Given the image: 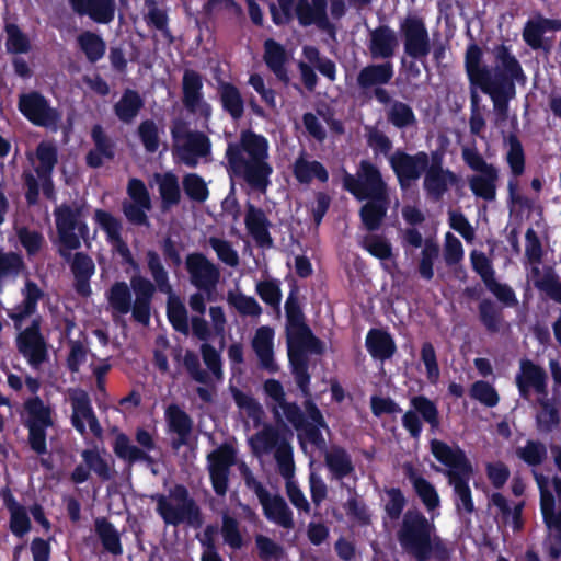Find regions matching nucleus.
Returning <instances> with one entry per match:
<instances>
[{
  "mask_svg": "<svg viewBox=\"0 0 561 561\" xmlns=\"http://www.w3.org/2000/svg\"><path fill=\"white\" fill-rule=\"evenodd\" d=\"M234 174L242 176L252 187L265 190L272 167L268 164V141L259 134L243 130L237 144H229L226 151Z\"/></svg>",
  "mask_w": 561,
  "mask_h": 561,
  "instance_id": "f257e3e1",
  "label": "nucleus"
},
{
  "mask_svg": "<svg viewBox=\"0 0 561 561\" xmlns=\"http://www.w3.org/2000/svg\"><path fill=\"white\" fill-rule=\"evenodd\" d=\"M431 451L438 461L449 468L446 473L457 497V510L471 514L474 511L469 488L472 468L465 453L458 446H449L437 439L431 442Z\"/></svg>",
  "mask_w": 561,
  "mask_h": 561,
  "instance_id": "f03ea898",
  "label": "nucleus"
},
{
  "mask_svg": "<svg viewBox=\"0 0 561 561\" xmlns=\"http://www.w3.org/2000/svg\"><path fill=\"white\" fill-rule=\"evenodd\" d=\"M397 538L401 548L417 561H426L439 542L435 525L416 510L404 513Z\"/></svg>",
  "mask_w": 561,
  "mask_h": 561,
  "instance_id": "7ed1b4c3",
  "label": "nucleus"
},
{
  "mask_svg": "<svg viewBox=\"0 0 561 561\" xmlns=\"http://www.w3.org/2000/svg\"><path fill=\"white\" fill-rule=\"evenodd\" d=\"M150 499L156 503V512L165 525L176 527L186 524L199 528L204 523L199 506L181 484L170 489L168 494L157 493Z\"/></svg>",
  "mask_w": 561,
  "mask_h": 561,
  "instance_id": "20e7f679",
  "label": "nucleus"
},
{
  "mask_svg": "<svg viewBox=\"0 0 561 561\" xmlns=\"http://www.w3.org/2000/svg\"><path fill=\"white\" fill-rule=\"evenodd\" d=\"M173 154L182 163L194 168L201 159L210 154V139L202 131L191 130L185 123L178 121L171 128Z\"/></svg>",
  "mask_w": 561,
  "mask_h": 561,
  "instance_id": "39448f33",
  "label": "nucleus"
},
{
  "mask_svg": "<svg viewBox=\"0 0 561 561\" xmlns=\"http://www.w3.org/2000/svg\"><path fill=\"white\" fill-rule=\"evenodd\" d=\"M239 471L247 488L257 496L265 517L283 528L291 529L294 527L293 513L285 500L279 495L270 494L245 462L239 463Z\"/></svg>",
  "mask_w": 561,
  "mask_h": 561,
  "instance_id": "423d86ee",
  "label": "nucleus"
},
{
  "mask_svg": "<svg viewBox=\"0 0 561 561\" xmlns=\"http://www.w3.org/2000/svg\"><path fill=\"white\" fill-rule=\"evenodd\" d=\"M56 228L60 243L59 254L69 260L71 251L80 248L81 239L88 232L87 225L81 221V208L61 205L55 209Z\"/></svg>",
  "mask_w": 561,
  "mask_h": 561,
  "instance_id": "0eeeda50",
  "label": "nucleus"
},
{
  "mask_svg": "<svg viewBox=\"0 0 561 561\" xmlns=\"http://www.w3.org/2000/svg\"><path fill=\"white\" fill-rule=\"evenodd\" d=\"M343 186L359 201L376 197L382 199L388 196L387 184L380 172L367 161H362L356 176L344 174Z\"/></svg>",
  "mask_w": 561,
  "mask_h": 561,
  "instance_id": "6e6552de",
  "label": "nucleus"
},
{
  "mask_svg": "<svg viewBox=\"0 0 561 561\" xmlns=\"http://www.w3.org/2000/svg\"><path fill=\"white\" fill-rule=\"evenodd\" d=\"M540 490V508L545 523L550 531V554L554 559H561V512L554 511V496L550 491V480L542 474H535Z\"/></svg>",
  "mask_w": 561,
  "mask_h": 561,
  "instance_id": "1a4fd4ad",
  "label": "nucleus"
},
{
  "mask_svg": "<svg viewBox=\"0 0 561 561\" xmlns=\"http://www.w3.org/2000/svg\"><path fill=\"white\" fill-rule=\"evenodd\" d=\"M237 449L222 444L207 455V469L215 493L226 495L229 486L230 468L236 463Z\"/></svg>",
  "mask_w": 561,
  "mask_h": 561,
  "instance_id": "9d476101",
  "label": "nucleus"
},
{
  "mask_svg": "<svg viewBox=\"0 0 561 561\" xmlns=\"http://www.w3.org/2000/svg\"><path fill=\"white\" fill-rule=\"evenodd\" d=\"M190 283L198 290L210 295L220 279V268L202 253H191L185 259Z\"/></svg>",
  "mask_w": 561,
  "mask_h": 561,
  "instance_id": "9b49d317",
  "label": "nucleus"
},
{
  "mask_svg": "<svg viewBox=\"0 0 561 561\" xmlns=\"http://www.w3.org/2000/svg\"><path fill=\"white\" fill-rule=\"evenodd\" d=\"M431 162V157L420 151L415 154H409L403 151H396L390 157V165L397 175L401 188H409L426 171Z\"/></svg>",
  "mask_w": 561,
  "mask_h": 561,
  "instance_id": "f8f14e48",
  "label": "nucleus"
},
{
  "mask_svg": "<svg viewBox=\"0 0 561 561\" xmlns=\"http://www.w3.org/2000/svg\"><path fill=\"white\" fill-rule=\"evenodd\" d=\"M458 182V175L451 170L444 168L442 156L433 152L423 179V190L426 196L432 201L438 202Z\"/></svg>",
  "mask_w": 561,
  "mask_h": 561,
  "instance_id": "ddd939ff",
  "label": "nucleus"
},
{
  "mask_svg": "<svg viewBox=\"0 0 561 561\" xmlns=\"http://www.w3.org/2000/svg\"><path fill=\"white\" fill-rule=\"evenodd\" d=\"M411 409L402 416V425L414 438L420 437L422 432V419L430 424L433 430L439 426V415L436 404L424 396H415L410 400Z\"/></svg>",
  "mask_w": 561,
  "mask_h": 561,
  "instance_id": "4468645a",
  "label": "nucleus"
},
{
  "mask_svg": "<svg viewBox=\"0 0 561 561\" xmlns=\"http://www.w3.org/2000/svg\"><path fill=\"white\" fill-rule=\"evenodd\" d=\"M404 51L414 59H423L431 53V39L422 19L408 16L400 25Z\"/></svg>",
  "mask_w": 561,
  "mask_h": 561,
  "instance_id": "2eb2a0df",
  "label": "nucleus"
},
{
  "mask_svg": "<svg viewBox=\"0 0 561 561\" xmlns=\"http://www.w3.org/2000/svg\"><path fill=\"white\" fill-rule=\"evenodd\" d=\"M182 103L184 107L205 121L211 116V106L204 99L203 94V78L202 76L191 69H186L182 79Z\"/></svg>",
  "mask_w": 561,
  "mask_h": 561,
  "instance_id": "dca6fc26",
  "label": "nucleus"
},
{
  "mask_svg": "<svg viewBox=\"0 0 561 561\" xmlns=\"http://www.w3.org/2000/svg\"><path fill=\"white\" fill-rule=\"evenodd\" d=\"M72 407L71 422L75 428L84 434L87 425L98 437L102 435V427L92 410L88 393L81 389H70L68 392Z\"/></svg>",
  "mask_w": 561,
  "mask_h": 561,
  "instance_id": "f3484780",
  "label": "nucleus"
},
{
  "mask_svg": "<svg viewBox=\"0 0 561 561\" xmlns=\"http://www.w3.org/2000/svg\"><path fill=\"white\" fill-rule=\"evenodd\" d=\"M495 65L490 71L488 84H514V80L524 78L522 67L507 47L501 45L494 48Z\"/></svg>",
  "mask_w": 561,
  "mask_h": 561,
  "instance_id": "a211bd4d",
  "label": "nucleus"
},
{
  "mask_svg": "<svg viewBox=\"0 0 561 561\" xmlns=\"http://www.w3.org/2000/svg\"><path fill=\"white\" fill-rule=\"evenodd\" d=\"M28 160L34 167V171L41 179L43 193L48 197H53L51 171L57 163V149L50 142H41L37 146L35 156L27 153Z\"/></svg>",
  "mask_w": 561,
  "mask_h": 561,
  "instance_id": "6ab92c4d",
  "label": "nucleus"
},
{
  "mask_svg": "<svg viewBox=\"0 0 561 561\" xmlns=\"http://www.w3.org/2000/svg\"><path fill=\"white\" fill-rule=\"evenodd\" d=\"M19 107L21 112L34 124L41 126H53L59 115L51 108L47 101L38 93H30L20 98Z\"/></svg>",
  "mask_w": 561,
  "mask_h": 561,
  "instance_id": "aec40b11",
  "label": "nucleus"
},
{
  "mask_svg": "<svg viewBox=\"0 0 561 561\" xmlns=\"http://www.w3.org/2000/svg\"><path fill=\"white\" fill-rule=\"evenodd\" d=\"M18 348L34 368H37L47 359L46 343L38 332L37 321H34L30 328L20 333Z\"/></svg>",
  "mask_w": 561,
  "mask_h": 561,
  "instance_id": "412c9836",
  "label": "nucleus"
},
{
  "mask_svg": "<svg viewBox=\"0 0 561 561\" xmlns=\"http://www.w3.org/2000/svg\"><path fill=\"white\" fill-rule=\"evenodd\" d=\"M251 347L259 359L261 368L270 373L278 370L274 358V330L272 328L263 325L256 329L251 340Z\"/></svg>",
  "mask_w": 561,
  "mask_h": 561,
  "instance_id": "4be33fe9",
  "label": "nucleus"
},
{
  "mask_svg": "<svg viewBox=\"0 0 561 561\" xmlns=\"http://www.w3.org/2000/svg\"><path fill=\"white\" fill-rule=\"evenodd\" d=\"M130 287L135 294L133 317L136 321L147 324L150 318V302L154 293V285L144 276L134 275Z\"/></svg>",
  "mask_w": 561,
  "mask_h": 561,
  "instance_id": "5701e85b",
  "label": "nucleus"
},
{
  "mask_svg": "<svg viewBox=\"0 0 561 561\" xmlns=\"http://www.w3.org/2000/svg\"><path fill=\"white\" fill-rule=\"evenodd\" d=\"M399 46L396 32L382 25L369 33L368 50L373 59H390Z\"/></svg>",
  "mask_w": 561,
  "mask_h": 561,
  "instance_id": "b1692460",
  "label": "nucleus"
},
{
  "mask_svg": "<svg viewBox=\"0 0 561 561\" xmlns=\"http://www.w3.org/2000/svg\"><path fill=\"white\" fill-rule=\"evenodd\" d=\"M546 378V373L542 368L529 360H523L520 363V373L516 376V383L520 394L526 399L529 397L530 388H534L540 397H547Z\"/></svg>",
  "mask_w": 561,
  "mask_h": 561,
  "instance_id": "393cba45",
  "label": "nucleus"
},
{
  "mask_svg": "<svg viewBox=\"0 0 561 561\" xmlns=\"http://www.w3.org/2000/svg\"><path fill=\"white\" fill-rule=\"evenodd\" d=\"M79 15H88L98 23H108L115 13V0H68Z\"/></svg>",
  "mask_w": 561,
  "mask_h": 561,
  "instance_id": "a878e982",
  "label": "nucleus"
},
{
  "mask_svg": "<svg viewBox=\"0 0 561 561\" xmlns=\"http://www.w3.org/2000/svg\"><path fill=\"white\" fill-rule=\"evenodd\" d=\"M392 77L393 66L387 61L365 66L358 72L356 81L363 91H368L388 84Z\"/></svg>",
  "mask_w": 561,
  "mask_h": 561,
  "instance_id": "bb28decb",
  "label": "nucleus"
},
{
  "mask_svg": "<svg viewBox=\"0 0 561 561\" xmlns=\"http://www.w3.org/2000/svg\"><path fill=\"white\" fill-rule=\"evenodd\" d=\"M325 8L327 2L319 0H298L294 11L301 25L316 24L319 27H325L328 24Z\"/></svg>",
  "mask_w": 561,
  "mask_h": 561,
  "instance_id": "cd10ccee",
  "label": "nucleus"
},
{
  "mask_svg": "<svg viewBox=\"0 0 561 561\" xmlns=\"http://www.w3.org/2000/svg\"><path fill=\"white\" fill-rule=\"evenodd\" d=\"M481 90L489 94L493 101V107L496 115L495 126H502L508 117L507 101L515 95V84L490 85L486 84Z\"/></svg>",
  "mask_w": 561,
  "mask_h": 561,
  "instance_id": "c85d7f7f",
  "label": "nucleus"
},
{
  "mask_svg": "<svg viewBox=\"0 0 561 561\" xmlns=\"http://www.w3.org/2000/svg\"><path fill=\"white\" fill-rule=\"evenodd\" d=\"M287 442L288 440L280 436L276 428L270 425L264 426L261 431L249 438L252 451L257 457L268 455L272 451L275 453L282 444Z\"/></svg>",
  "mask_w": 561,
  "mask_h": 561,
  "instance_id": "c756f323",
  "label": "nucleus"
},
{
  "mask_svg": "<svg viewBox=\"0 0 561 561\" xmlns=\"http://www.w3.org/2000/svg\"><path fill=\"white\" fill-rule=\"evenodd\" d=\"M91 136L95 148L87 154V162L92 168H99L104 160L114 158V144L100 125L92 128Z\"/></svg>",
  "mask_w": 561,
  "mask_h": 561,
  "instance_id": "7c9ffc66",
  "label": "nucleus"
},
{
  "mask_svg": "<svg viewBox=\"0 0 561 561\" xmlns=\"http://www.w3.org/2000/svg\"><path fill=\"white\" fill-rule=\"evenodd\" d=\"M499 172L496 168L486 169L468 180L469 188L479 198L492 202L496 197Z\"/></svg>",
  "mask_w": 561,
  "mask_h": 561,
  "instance_id": "2f4dec72",
  "label": "nucleus"
},
{
  "mask_svg": "<svg viewBox=\"0 0 561 561\" xmlns=\"http://www.w3.org/2000/svg\"><path fill=\"white\" fill-rule=\"evenodd\" d=\"M482 50L477 45H470L466 51V70L471 84L480 88L488 84L490 70L481 65Z\"/></svg>",
  "mask_w": 561,
  "mask_h": 561,
  "instance_id": "473e14b6",
  "label": "nucleus"
},
{
  "mask_svg": "<svg viewBox=\"0 0 561 561\" xmlns=\"http://www.w3.org/2000/svg\"><path fill=\"white\" fill-rule=\"evenodd\" d=\"M368 199L369 201L362 207L359 215L366 229L374 231L379 229L386 217L389 198L388 196H383L382 199L378 197Z\"/></svg>",
  "mask_w": 561,
  "mask_h": 561,
  "instance_id": "72a5a7b5",
  "label": "nucleus"
},
{
  "mask_svg": "<svg viewBox=\"0 0 561 561\" xmlns=\"http://www.w3.org/2000/svg\"><path fill=\"white\" fill-rule=\"evenodd\" d=\"M245 226L255 241L261 245H271L272 240L267 231V218L263 210L252 205L248 206L245 214Z\"/></svg>",
  "mask_w": 561,
  "mask_h": 561,
  "instance_id": "f704fd0d",
  "label": "nucleus"
},
{
  "mask_svg": "<svg viewBox=\"0 0 561 561\" xmlns=\"http://www.w3.org/2000/svg\"><path fill=\"white\" fill-rule=\"evenodd\" d=\"M113 449L119 459L128 462L129 465L137 461H144L148 463L153 462L150 455H147L146 450H142L139 448V446L135 445L125 434H118L115 437Z\"/></svg>",
  "mask_w": 561,
  "mask_h": 561,
  "instance_id": "c9c22d12",
  "label": "nucleus"
},
{
  "mask_svg": "<svg viewBox=\"0 0 561 561\" xmlns=\"http://www.w3.org/2000/svg\"><path fill=\"white\" fill-rule=\"evenodd\" d=\"M218 94L224 110L233 119L241 118L244 112V102L240 91L231 83L221 82L218 87Z\"/></svg>",
  "mask_w": 561,
  "mask_h": 561,
  "instance_id": "e433bc0d",
  "label": "nucleus"
},
{
  "mask_svg": "<svg viewBox=\"0 0 561 561\" xmlns=\"http://www.w3.org/2000/svg\"><path fill=\"white\" fill-rule=\"evenodd\" d=\"M264 46V60L266 65L279 80L288 82V76L285 69L287 56L284 47L273 39H267Z\"/></svg>",
  "mask_w": 561,
  "mask_h": 561,
  "instance_id": "4c0bfd02",
  "label": "nucleus"
},
{
  "mask_svg": "<svg viewBox=\"0 0 561 561\" xmlns=\"http://www.w3.org/2000/svg\"><path fill=\"white\" fill-rule=\"evenodd\" d=\"M491 504L495 507L496 512L494 513L496 518H501V522L505 525L510 524L514 529H519L520 527V514H522V503L514 504L512 506L507 500L500 493H494L491 496Z\"/></svg>",
  "mask_w": 561,
  "mask_h": 561,
  "instance_id": "58836bf2",
  "label": "nucleus"
},
{
  "mask_svg": "<svg viewBox=\"0 0 561 561\" xmlns=\"http://www.w3.org/2000/svg\"><path fill=\"white\" fill-rule=\"evenodd\" d=\"M366 346L375 358L387 359L396 351V344L392 337L380 330H371L366 337Z\"/></svg>",
  "mask_w": 561,
  "mask_h": 561,
  "instance_id": "ea45409f",
  "label": "nucleus"
},
{
  "mask_svg": "<svg viewBox=\"0 0 561 561\" xmlns=\"http://www.w3.org/2000/svg\"><path fill=\"white\" fill-rule=\"evenodd\" d=\"M324 461L335 479H343L354 471V466L350 455L342 448H331L325 453Z\"/></svg>",
  "mask_w": 561,
  "mask_h": 561,
  "instance_id": "a19ab883",
  "label": "nucleus"
},
{
  "mask_svg": "<svg viewBox=\"0 0 561 561\" xmlns=\"http://www.w3.org/2000/svg\"><path fill=\"white\" fill-rule=\"evenodd\" d=\"M107 300L114 314H127L133 312L131 293L125 282H117L112 285L107 293Z\"/></svg>",
  "mask_w": 561,
  "mask_h": 561,
  "instance_id": "79ce46f5",
  "label": "nucleus"
},
{
  "mask_svg": "<svg viewBox=\"0 0 561 561\" xmlns=\"http://www.w3.org/2000/svg\"><path fill=\"white\" fill-rule=\"evenodd\" d=\"M23 304L16 306L10 312V317L15 321V325L18 328L21 325L23 319L35 312L36 304L38 299L42 297V291L34 283L27 282L23 290Z\"/></svg>",
  "mask_w": 561,
  "mask_h": 561,
  "instance_id": "37998d69",
  "label": "nucleus"
},
{
  "mask_svg": "<svg viewBox=\"0 0 561 561\" xmlns=\"http://www.w3.org/2000/svg\"><path fill=\"white\" fill-rule=\"evenodd\" d=\"M24 409L27 414L26 426H53L51 409L38 397L25 401Z\"/></svg>",
  "mask_w": 561,
  "mask_h": 561,
  "instance_id": "c03bdc74",
  "label": "nucleus"
},
{
  "mask_svg": "<svg viewBox=\"0 0 561 561\" xmlns=\"http://www.w3.org/2000/svg\"><path fill=\"white\" fill-rule=\"evenodd\" d=\"M294 173L297 180L301 183H308L313 178L322 182L328 180V172L323 165L314 160H309L305 154H301L294 164Z\"/></svg>",
  "mask_w": 561,
  "mask_h": 561,
  "instance_id": "a18cd8bd",
  "label": "nucleus"
},
{
  "mask_svg": "<svg viewBox=\"0 0 561 561\" xmlns=\"http://www.w3.org/2000/svg\"><path fill=\"white\" fill-rule=\"evenodd\" d=\"M142 107L138 93L127 90L114 105L116 116L124 123H130Z\"/></svg>",
  "mask_w": 561,
  "mask_h": 561,
  "instance_id": "49530a36",
  "label": "nucleus"
},
{
  "mask_svg": "<svg viewBox=\"0 0 561 561\" xmlns=\"http://www.w3.org/2000/svg\"><path fill=\"white\" fill-rule=\"evenodd\" d=\"M168 295L167 311L168 317L174 329L181 333H188V319L187 311L183 302L178 296L174 295L173 290Z\"/></svg>",
  "mask_w": 561,
  "mask_h": 561,
  "instance_id": "de8ad7c7",
  "label": "nucleus"
},
{
  "mask_svg": "<svg viewBox=\"0 0 561 561\" xmlns=\"http://www.w3.org/2000/svg\"><path fill=\"white\" fill-rule=\"evenodd\" d=\"M540 411L536 415L537 427L540 432H551L559 424V414L553 402L547 397H539Z\"/></svg>",
  "mask_w": 561,
  "mask_h": 561,
  "instance_id": "09e8293b",
  "label": "nucleus"
},
{
  "mask_svg": "<svg viewBox=\"0 0 561 561\" xmlns=\"http://www.w3.org/2000/svg\"><path fill=\"white\" fill-rule=\"evenodd\" d=\"M387 119L398 128H405L415 123L413 110L407 103L393 101L386 107Z\"/></svg>",
  "mask_w": 561,
  "mask_h": 561,
  "instance_id": "8fccbe9b",
  "label": "nucleus"
},
{
  "mask_svg": "<svg viewBox=\"0 0 561 561\" xmlns=\"http://www.w3.org/2000/svg\"><path fill=\"white\" fill-rule=\"evenodd\" d=\"M146 257L148 270L156 283L157 288L161 293L171 294L172 286L169 282V275L158 253H156L154 251H148Z\"/></svg>",
  "mask_w": 561,
  "mask_h": 561,
  "instance_id": "3c124183",
  "label": "nucleus"
},
{
  "mask_svg": "<svg viewBox=\"0 0 561 561\" xmlns=\"http://www.w3.org/2000/svg\"><path fill=\"white\" fill-rule=\"evenodd\" d=\"M209 247L215 251L218 260L225 265L236 268L240 264L238 251L232 243L219 237H210L208 239Z\"/></svg>",
  "mask_w": 561,
  "mask_h": 561,
  "instance_id": "603ef678",
  "label": "nucleus"
},
{
  "mask_svg": "<svg viewBox=\"0 0 561 561\" xmlns=\"http://www.w3.org/2000/svg\"><path fill=\"white\" fill-rule=\"evenodd\" d=\"M156 181L159 185V192L165 207L175 205L180 201V187L175 175L171 173L157 174Z\"/></svg>",
  "mask_w": 561,
  "mask_h": 561,
  "instance_id": "864d4df0",
  "label": "nucleus"
},
{
  "mask_svg": "<svg viewBox=\"0 0 561 561\" xmlns=\"http://www.w3.org/2000/svg\"><path fill=\"white\" fill-rule=\"evenodd\" d=\"M439 247L433 240H426L421 251L419 261V274L422 278L430 280L434 276V262L438 257Z\"/></svg>",
  "mask_w": 561,
  "mask_h": 561,
  "instance_id": "5fc2aeb1",
  "label": "nucleus"
},
{
  "mask_svg": "<svg viewBox=\"0 0 561 561\" xmlns=\"http://www.w3.org/2000/svg\"><path fill=\"white\" fill-rule=\"evenodd\" d=\"M227 301L242 316L259 317L262 313L259 302L253 297L245 296L242 293L229 291Z\"/></svg>",
  "mask_w": 561,
  "mask_h": 561,
  "instance_id": "6e6d98bb",
  "label": "nucleus"
},
{
  "mask_svg": "<svg viewBox=\"0 0 561 561\" xmlns=\"http://www.w3.org/2000/svg\"><path fill=\"white\" fill-rule=\"evenodd\" d=\"M410 480L415 492L428 511H433L439 506V496L435 488L427 480L414 473L410 476Z\"/></svg>",
  "mask_w": 561,
  "mask_h": 561,
  "instance_id": "4d7b16f0",
  "label": "nucleus"
},
{
  "mask_svg": "<svg viewBox=\"0 0 561 561\" xmlns=\"http://www.w3.org/2000/svg\"><path fill=\"white\" fill-rule=\"evenodd\" d=\"M95 527L104 548L113 554H121L122 545L119 535L114 526L105 519H99L96 520Z\"/></svg>",
  "mask_w": 561,
  "mask_h": 561,
  "instance_id": "13d9d810",
  "label": "nucleus"
},
{
  "mask_svg": "<svg viewBox=\"0 0 561 561\" xmlns=\"http://www.w3.org/2000/svg\"><path fill=\"white\" fill-rule=\"evenodd\" d=\"M170 428L175 432L182 440L186 438L192 428V421L188 415L178 405H170L165 412Z\"/></svg>",
  "mask_w": 561,
  "mask_h": 561,
  "instance_id": "bf43d9fd",
  "label": "nucleus"
},
{
  "mask_svg": "<svg viewBox=\"0 0 561 561\" xmlns=\"http://www.w3.org/2000/svg\"><path fill=\"white\" fill-rule=\"evenodd\" d=\"M78 43L87 58L92 62L102 58L105 53V43L92 32H83L78 37Z\"/></svg>",
  "mask_w": 561,
  "mask_h": 561,
  "instance_id": "052dcab7",
  "label": "nucleus"
},
{
  "mask_svg": "<svg viewBox=\"0 0 561 561\" xmlns=\"http://www.w3.org/2000/svg\"><path fill=\"white\" fill-rule=\"evenodd\" d=\"M274 458L277 463L278 472L285 481L294 479L296 467L293 456V447L288 442L282 444L279 448L276 449Z\"/></svg>",
  "mask_w": 561,
  "mask_h": 561,
  "instance_id": "680f3d73",
  "label": "nucleus"
},
{
  "mask_svg": "<svg viewBox=\"0 0 561 561\" xmlns=\"http://www.w3.org/2000/svg\"><path fill=\"white\" fill-rule=\"evenodd\" d=\"M508 150L506 153V160L510 164L512 173L516 176L523 174L525 169V157L520 141L516 136L510 135L507 137Z\"/></svg>",
  "mask_w": 561,
  "mask_h": 561,
  "instance_id": "e2e57ef3",
  "label": "nucleus"
},
{
  "mask_svg": "<svg viewBox=\"0 0 561 561\" xmlns=\"http://www.w3.org/2000/svg\"><path fill=\"white\" fill-rule=\"evenodd\" d=\"M232 396L236 404L248 415V417L252 419L256 423L262 421L264 411L262 405L254 398L238 389H232Z\"/></svg>",
  "mask_w": 561,
  "mask_h": 561,
  "instance_id": "0e129e2a",
  "label": "nucleus"
},
{
  "mask_svg": "<svg viewBox=\"0 0 561 561\" xmlns=\"http://www.w3.org/2000/svg\"><path fill=\"white\" fill-rule=\"evenodd\" d=\"M221 535L224 542L230 548L240 549L243 546L238 520L226 513L222 515Z\"/></svg>",
  "mask_w": 561,
  "mask_h": 561,
  "instance_id": "69168bd1",
  "label": "nucleus"
},
{
  "mask_svg": "<svg viewBox=\"0 0 561 561\" xmlns=\"http://www.w3.org/2000/svg\"><path fill=\"white\" fill-rule=\"evenodd\" d=\"M272 410L277 422L287 421L296 428L302 425L304 417L300 409L296 404L288 403L285 400L279 404H273Z\"/></svg>",
  "mask_w": 561,
  "mask_h": 561,
  "instance_id": "338daca9",
  "label": "nucleus"
},
{
  "mask_svg": "<svg viewBox=\"0 0 561 561\" xmlns=\"http://www.w3.org/2000/svg\"><path fill=\"white\" fill-rule=\"evenodd\" d=\"M443 254L447 265H456L463 259V247L451 232H446L444 236Z\"/></svg>",
  "mask_w": 561,
  "mask_h": 561,
  "instance_id": "774afa93",
  "label": "nucleus"
}]
</instances>
